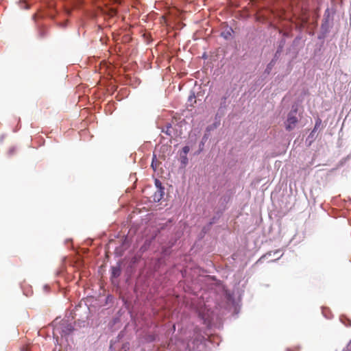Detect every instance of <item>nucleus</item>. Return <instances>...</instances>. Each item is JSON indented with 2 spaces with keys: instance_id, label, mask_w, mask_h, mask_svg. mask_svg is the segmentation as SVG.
<instances>
[{
  "instance_id": "f257e3e1",
  "label": "nucleus",
  "mask_w": 351,
  "mask_h": 351,
  "mask_svg": "<svg viewBox=\"0 0 351 351\" xmlns=\"http://www.w3.org/2000/svg\"><path fill=\"white\" fill-rule=\"evenodd\" d=\"M298 112L297 107H292V110L288 114L287 119L285 122V128L288 131H291L295 128L298 119L296 117Z\"/></svg>"
},
{
  "instance_id": "f03ea898",
  "label": "nucleus",
  "mask_w": 351,
  "mask_h": 351,
  "mask_svg": "<svg viewBox=\"0 0 351 351\" xmlns=\"http://www.w3.org/2000/svg\"><path fill=\"white\" fill-rule=\"evenodd\" d=\"M162 132L165 133L170 137H173L174 135L173 129L171 124H167L164 128H162Z\"/></svg>"
},
{
  "instance_id": "7ed1b4c3",
  "label": "nucleus",
  "mask_w": 351,
  "mask_h": 351,
  "mask_svg": "<svg viewBox=\"0 0 351 351\" xmlns=\"http://www.w3.org/2000/svg\"><path fill=\"white\" fill-rule=\"evenodd\" d=\"M180 162L184 166L187 165V163H188L187 154H180Z\"/></svg>"
},
{
  "instance_id": "20e7f679",
  "label": "nucleus",
  "mask_w": 351,
  "mask_h": 351,
  "mask_svg": "<svg viewBox=\"0 0 351 351\" xmlns=\"http://www.w3.org/2000/svg\"><path fill=\"white\" fill-rule=\"evenodd\" d=\"M121 270L119 267H113L112 268V276L117 277L120 275Z\"/></svg>"
},
{
  "instance_id": "39448f33",
  "label": "nucleus",
  "mask_w": 351,
  "mask_h": 351,
  "mask_svg": "<svg viewBox=\"0 0 351 351\" xmlns=\"http://www.w3.org/2000/svg\"><path fill=\"white\" fill-rule=\"evenodd\" d=\"M190 151V148L189 146H184L183 148H182V151L181 152V154H187Z\"/></svg>"
},
{
  "instance_id": "423d86ee",
  "label": "nucleus",
  "mask_w": 351,
  "mask_h": 351,
  "mask_svg": "<svg viewBox=\"0 0 351 351\" xmlns=\"http://www.w3.org/2000/svg\"><path fill=\"white\" fill-rule=\"evenodd\" d=\"M156 185L161 190L162 189V187H161V183L158 181V180H156Z\"/></svg>"
},
{
  "instance_id": "0eeeda50",
  "label": "nucleus",
  "mask_w": 351,
  "mask_h": 351,
  "mask_svg": "<svg viewBox=\"0 0 351 351\" xmlns=\"http://www.w3.org/2000/svg\"><path fill=\"white\" fill-rule=\"evenodd\" d=\"M156 158V156H154L152 162V167L154 168V165H156V162H154V159Z\"/></svg>"
},
{
  "instance_id": "6e6552de",
  "label": "nucleus",
  "mask_w": 351,
  "mask_h": 351,
  "mask_svg": "<svg viewBox=\"0 0 351 351\" xmlns=\"http://www.w3.org/2000/svg\"><path fill=\"white\" fill-rule=\"evenodd\" d=\"M156 158V156H154L152 162V167L154 168V165H156V162H154V159Z\"/></svg>"
},
{
  "instance_id": "1a4fd4ad",
  "label": "nucleus",
  "mask_w": 351,
  "mask_h": 351,
  "mask_svg": "<svg viewBox=\"0 0 351 351\" xmlns=\"http://www.w3.org/2000/svg\"><path fill=\"white\" fill-rule=\"evenodd\" d=\"M192 97H194V98L195 97V95L194 93L193 94V95H190L189 96V99H191Z\"/></svg>"
},
{
  "instance_id": "9d476101",
  "label": "nucleus",
  "mask_w": 351,
  "mask_h": 351,
  "mask_svg": "<svg viewBox=\"0 0 351 351\" xmlns=\"http://www.w3.org/2000/svg\"><path fill=\"white\" fill-rule=\"evenodd\" d=\"M350 343H351V341H350Z\"/></svg>"
}]
</instances>
